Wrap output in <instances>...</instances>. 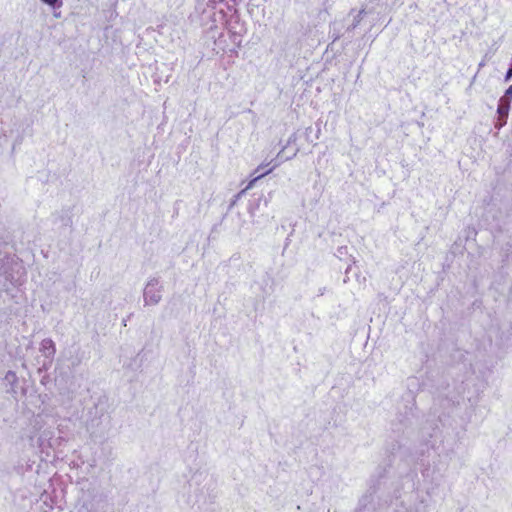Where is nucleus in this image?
I'll return each instance as SVG.
<instances>
[{"instance_id":"1","label":"nucleus","mask_w":512,"mask_h":512,"mask_svg":"<svg viewBox=\"0 0 512 512\" xmlns=\"http://www.w3.org/2000/svg\"><path fill=\"white\" fill-rule=\"evenodd\" d=\"M85 427L94 441L105 438L111 427V417L108 413V404L105 397H100L88 409Z\"/></svg>"},{"instance_id":"2","label":"nucleus","mask_w":512,"mask_h":512,"mask_svg":"<svg viewBox=\"0 0 512 512\" xmlns=\"http://www.w3.org/2000/svg\"><path fill=\"white\" fill-rule=\"evenodd\" d=\"M166 21L179 24L189 14L190 4L187 0H167Z\"/></svg>"},{"instance_id":"3","label":"nucleus","mask_w":512,"mask_h":512,"mask_svg":"<svg viewBox=\"0 0 512 512\" xmlns=\"http://www.w3.org/2000/svg\"><path fill=\"white\" fill-rule=\"evenodd\" d=\"M145 305H156L162 298V286H159V278H151L143 291Z\"/></svg>"},{"instance_id":"4","label":"nucleus","mask_w":512,"mask_h":512,"mask_svg":"<svg viewBox=\"0 0 512 512\" xmlns=\"http://www.w3.org/2000/svg\"><path fill=\"white\" fill-rule=\"evenodd\" d=\"M440 428L437 424L430 423L427 421V425L424 426L421 430L423 447L420 451V456H424L425 451H429L430 448L434 447V444L429 445L430 440L428 438L436 437Z\"/></svg>"},{"instance_id":"5","label":"nucleus","mask_w":512,"mask_h":512,"mask_svg":"<svg viewBox=\"0 0 512 512\" xmlns=\"http://www.w3.org/2000/svg\"><path fill=\"white\" fill-rule=\"evenodd\" d=\"M511 108V100H507L504 97H501L498 101L497 106V120L495 122V128L500 130L507 123L509 111Z\"/></svg>"},{"instance_id":"6","label":"nucleus","mask_w":512,"mask_h":512,"mask_svg":"<svg viewBox=\"0 0 512 512\" xmlns=\"http://www.w3.org/2000/svg\"><path fill=\"white\" fill-rule=\"evenodd\" d=\"M52 222L59 229H68L72 226V210L71 208H63L52 214Z\"/></svg>"},{"instance_id":"7","label":"nucleus","mask_w":512,"mask_h":512,"mask_svg":"<svg viewBox=\"0 0 512 512\" xmlns=\"http://www.w3.org/2000/svg\"><path fill=\"white\" fill-rule=\"evenodd\" d=\"M350 21V16L342 20H335L330 24L329 36L333 39V42L344 36L346 31V22Z\"/></svg>"},{"instance_id":"8","label":"nucleus","mask_w":512,"mask_h":512,"mask_svg":"<svg viewBox=\"0 0 512 512\" xmlns=\"http://www.w3.org/2000/svg\"><path fill=\"white\" fill-rule=\"evenodd\" d=\"M40 352L43 354L48 363H52L56 353V345L51 338H45L40 344Z\"/></svg>"},{"instance_id":"9","label":"nucleus","mask_w":512,"mask_h":512,"mask_svg":"<svg viewBox=\"0 0 512 512\" xmlns=\"http://www.w3.org/2000/svg\"><path fill=\"white\" fill-rule=\"evenodd\" d=\"M272 171V168L267 170V171H264V172H261L259 173L257 176L253 177L249 183L247 184V186L242 189L240 192H238L236 195L233 196V199L231 200V203H230V207L234 206L237 201L246 193V191L250 188L253 187V185L259 180L261 179L264 175L268 174L269 172Z\"/></svg>"},{"instance_id":"10","label":"nucleus","mask_w":512,"mask_h":512,"mask_svg":"<svg viewBox=\"0 0 512 512\" xmlns=\"http://www.w3.org/2000/svg\"><path fill=\"white\" fill-rule=\"evenodd\" d=\"M371 500H372L371 495H364L359 500V507L356 510V512H370V508L368 507V505L371 503Z\"/></svg>"},{"instance_id":"11","label":"nucleus","mask_w":512,"mask_h":512,"mask_svg":"<svg viewBox=\"0 0 512 512\" xmlns=\"http://www.w3.org/2000/svg\"><path fill=\"white\" fill-rule=\"evenodd\" d=\"M450 412L448 414L441 413L438 415V422L441 424L443 428L452 427V424L449 422Z\"/></svg>"},{"instance_id":"12","label":"nucleus","mask_w":512,"mask_h":512,"mask_svg":"<svg viewBox=\"0 0 512 512\" xmlns=\"http://www.w3.org/2000/svg\"><path fill=\"white\" fill-rule=\"evenodd\" d=\"M41 2L43 4L49 6L53 10L59 9V8H61L63 6V1L62 0H41Z\"/></svg>"},{"instance_id":"13","label":"nucleus","mask_w":512,"mask_h":512,"mask_svg":"<svg viewBox=\"0 0 512 512\" xmlns=\"http://www.w3.org/2000/svg\"><path fill=\"white\" fill-rule=\"evenodd\" d=\"M5 380L13 385L15 382H17V375L14 371H8L5 375Z\"/></svg>"},{"instance_id":"14","label":"nucleus","mask_w":512,"mask_h":512,"mask_svg":"<svg viewBox=\"0 0 512 512\" xmlns=\"http://www.w3.org/2000/svg\"><path fill=\"white\" fill-rule=\"evenodd\" d=\"M284 150H285V147L277 155V160L279 162H283V161L289 160L292 157H294L296 155V153H297V150H296L291 156H286L285 153H284Z\"/></svg>"},{"instance_id":"15","label":"nucleus","mask_w":512,"mask_h":512,"mask_svg":"<svg viewBox=\"0 0 512 512\" xmlns=\"http://www.w3.org/2000/svg\"><path fill=\"white\" fill-rule=\"evenodd\" d=\"M364 13H365V11H364V10H360V11L358 12V14H357V15H355V16L353 17V19H352L351 23L354 25V27H355V28L360 24V22H361V20H362V15H363Z\"/></svg>"},{"instance_id":"16","label":"nucleus","mask_w":512,"mask_h":512,"mask_svg":"<svg viewBox=\"0 0 512 512\" xmlns=\"http://www.w3.org/2000/svg\"><path fill=\"white\" fill-rule=\"evenodd\" d=\"M364 13H365V11H364V10H360V11L358 12V14H357V15H355V16L353 17V19H352L351 23L354 25V27H355V28L360 24V22H361V20H362V15H363Z\"/></svg>"},{"instance_id":"17","label":"nucleus","mask_w":512,"mask_h":512,"mask_svg":"<svg viewBox=\"0 0 512 512\" xmlns=\"http://www.w3.org/2000/svg\"><path fill=\"white\" fill-rule=\"evenodd\" d=\"M364 13H365V11H364V10H360V11L358 12V14H357V15H355V16L353 17V19H352L351 23L354 25V27H355V28L360 24V22H361V20H362V15H363Z\"/></svg>"},{"instance_id":"18","label":"nucleus","mask_w":512,"mask_h":512,"mask_svg":"<svg viewBox=\"0 0 512 512\" xmlns=\"http://www.w3.org/2000/svg\"><path fill=\"white\" fill-rule=\"evenodd\" d=\"M512 79V63L510 64L509 68L507 69L505 76H504V82H509Z\"/></svg>"},{"instance_id":"19","label":"nucleus","mask_w":512,"mask_h":512,"mask_svg":"<svg viewBox=\"0 0 512 512\" xmlns=\"http://www.w3.org/2000/svg\"><path fill=\"white\" fill-rule=\"evenodd\" d=\"M502 97L512 101V84L505 90L504 95Z\"/></svg>"},{"instance_id":"20","label":"nucleus","mask_w":512,"mask_h":512,"mask_svg":"<svg viewBox=\"0 0 512 512\" xmlns=\"http://www.w3.org/2000/svg\"><path fill=\"white\" fill-rule=\"evenodd\" d=\"M443 402H444V403H445V405H447V406L450 408V410L453 412V410H454V408H455V406H454L455 401H454V400H451V399H445V400H443Z\"/></svg>"},{"instance_id":"21","label":"nucleus","mask_w":512,"mask_h":512,"mask_svg":"<svg viewBox=\"0 0 512 512\" xmlns=\"http://www.w3.org/2000/svg\"><path fill=\"white\" fill-rule=\"evenodd\" d=\"M80 363H81V358H79V357H75V358L71 359V365L73 367L78 366Z\"/></svg>"},{"instance_id":"22","label":"nucleus","mask_w":512,"mask_h":512,"mask_svg":"<svg viewBox=\"0 0 512 512\" xmlns=\"http://www.w3.org/2000/svg\"><path fill=\"white\" fill-rule=\"evenodd\" d=\"M354 29H355L354 25L351 22L347 21L346 22V31H347V33L353 31Z\"/></svg>"},{"instance_id":"23","label":"nucleus","mask_w":512,"mask_h":512,"mask_svg":"<svg viewBox=\"0 0 512 512\" xmlns=\"http://www.w3.org/2000/svg\"><path fill=\"white\" fill-rule=\"evenodd\" d=\"M292 141H295V135H291L288 139V144H290Z\"/></svg>"},{"instance_id":"24","label":"nucleus","mask_w":512,"mask_h":512,"mask_svg":"<svg viewBox=\"0 0 512 512\" xmlns=\"http://www.w3.org/2000/svg\"><path fill=\"white\" fill-rule=\"evenodd\" d=\"M141 357V353H138L136 358L134 359V362H137V359Z\"/></svg>"},{"instance_id":"25","label":"nucleus","mask_w":512,"mask_h":512,"mask_svg":"<svg viewBox=\"0 0 512 512\" xmlns=\"http://www.w3.org/2000/svg\"><path fill=\"white\" fill-rule=\"evenodd\" d=\"M5 278H6V280H8V281H12V279L10 278V276H9V275L5 276Z\"/></svg>"},{"instance_id":"26","label":"nucleus","mask_w":512,"mask_h":512,"mask_svg":"<svg viewBox=\"0 0 512 512\" xmlns=\"http://www.w3.org/2000/svg\"><path fill=\"white\" fill-rule=\"evenodd\" d=\"M140 362H142V358H140ZM137 367H141V363L137 364Z\"/></svg>"},{"instance_id":"27","label":"nucleus","mask_w":512,"mask_h":512,"mask_svg":"<svg viewBox=\"0 0 512 512\" xmlns=\"http://www.w3.org/2000/svg\"><path fill=\"white\" fill-rule=\"evenodd\" d=\"M338 251L340 252V254H343L342 248H339Z\"/></svg>"},{"instance_id":"28","label":"nucleus","mask_w":512,"mask_h":512,"mask_svg":"<svg viewBox=\"0 0 512 512\" xmlns=\"http://www.w3.org/2000/svg\"><path fill=\"white\" fill-rule=\"evenodd\" d=\"M338 251L340 252V254H343L342 248H339Z\"/></svg>"}]
</instances>
